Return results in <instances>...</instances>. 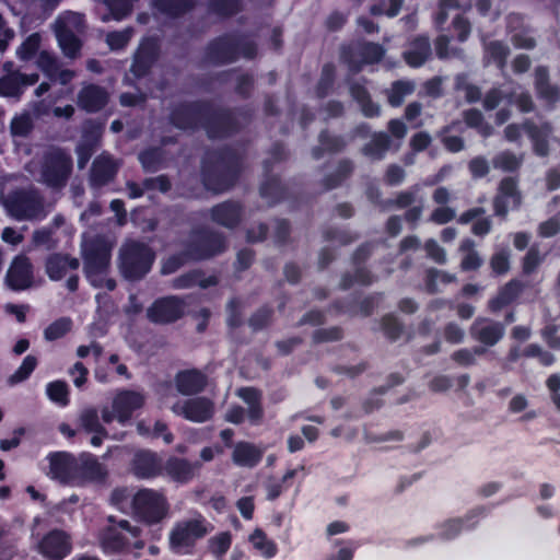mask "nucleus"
I'll use <instances>...</instances> for the list:
<instances>
[{
    "label": "nucleus",
    "mask_w": 560,
    "mask_h": 560,
    "mask_svg": "<svg viewBox=\"0 0 560 560\" xmlns=\"http://www.w3.org/2000/svg\"><path fill=\"white\" fill-rule=\"evenodd\" d=\"M22 72L13 70L0 78V95L5 97H20L24 92Z\"/></svg>",
    "instance_id": "nucleus-49"
},
{
    "label": "nucleus",
    "mask_w": 560,
    "mask_h": 560,
    "mask_svg": "<svg viewBox=\"0 0 560 560\" xmlns=\"http://www.w3.org/2000/svg\"><path fill=\"white\" fill-rule=\"evenodd\" d=\"M207 533L206 520L202 516L179 521L175 523L170 533V548L177 555H190L196 542Z\"/></svg>",
    "instance_id": "nucleus-9"
},
{
    "label": "nucleus",
    "mask_w": 560,
    "mask_h": 560,
    "mask_svg": "<svg viewBox=\"0 0 560 560\" xmlns=\"http://www.w3.org/2000/svg\"><path fill=\"white\" fill-rule=\"evenodd\" d=\"M381 327L385 337L392 342L398 340L404 332L402 323L394 314L384 315L381 319Z\"/></svg>",
    "instance_id": "nucleus-60"
},
{
    "label": "nucleus",
    "mask_w": 560,
    "mask_h": 560,
    "mask_svg": "<svg viewBox=\"0 0 560 560\" xmlns=\"http://www.w3.org/2000/svg\"><path fill=\"white\" fill-rule=\"evenodd\" d=\"M174 381L178 393L185 396L203 392L208 384L207 375L198 369L180 370L176 373Z\"/></svg>",
    "instance_id": "nucleus-31"
},
{
    "label": "nucleus",
    "mask_w": 560,
    "mask_h": 560,
    "mask_svg": "<svg viewBox=\"0 0 560 560\" xmlns=\"http://www.w3.org/2000/svg\"><path fill=\"white\" fill-rule=\"evenodd\" d=\"M112 247L108 242L96 236L83 245L82 258L85 277L91 279L106 273L110 264Z\"/></svg>",
    "instance_id": "nucleus-13"
},
{
    "label": "nucleus",
    "mask_w": 560,
    "mask_h": 560,
    "mask_svg": "<svg viewBox=\"0 0 560 560\" xmlns=\"http://www.w3.org/2000/svg\"><path fill=\"white\" fill-rule=\"evenodd\" d=\"M143 405V396L130 389L118 392L112 401V408L116 412V420L122 425L129 422L133 412L142 408Z\"/></svg>",
    "instance_id": "nucleus-23"
},
{
    "label": "nucleus",
    "mask_w": 560,
    "mask_h": 560,
    "mask_svg": "<svg viewBox=\"0 0 560 560\" xmlns=\"http://www.w3.org/2000/svg\"><path fill=\"white\" fill-rule=\"evenodd\" d=\"M119 170L118 163L110 156L101 154L91 165L90 182L94 187H103L116 177Z\"/></svg>",
    "instance_id": "nucleus-30"
},
{
    "label": "nucleus",
    "mask_w": 560,
    "mask_h": 560,
    "mask_svg": "<svg viewBox=\"0 0 560 560\" xmlns=\"http://www.w3.org/2000/svg\"><path fill=\"white\" fill-rule=\"evenodd\" d=\"M218 283L219 278L215 275L206 276L201 269H192L174 278L172 288L180 290L197 285L201 289H208L215 287Z\"/></svg>",
    "instance_id": "nucleus-37"
},
{
    "label": "nucleus",
    "mask_w": 560,
    "mask_h": 560,
    "mask_svg": "<svg viewBox=\"0 0 560 560\" xmlns=\"http://www.w3.org/2000/svg\"><path fill=\"white\" fill-rule=\"evenodd\" d=\"M249 540L254 547L261 551L262 556L267 559L273 558L278 552L277 544L269 539L266 533L260 528H256L254 530L249 537Z\"/></svg>",
    "instance_id": "nucleus-52"
},
{
    "label": "nucleus",
    "mask_w": 560,
    "mask_h": 560,
    "mask_svg": "<svg viewBox=\"0 0 560 560\" xmlns=\"http://www.w3.org/2000/svg\"><path fill=\"white\" fill-rule=\"evenodd\" d=\"M131 508L135 516L148 525L160 523L170 510L165 495L150 488L139 489L133 494Z\"/></svg>",
    "instance_id": "nucleus-8"
},
{
    "label": "nucleus",
    "mask_w": 560,
    "mask_h": 560,
    "mask_svg": "<svg viewBox=\"0 0 560 560\" xmlns=\"http://www.w3.org/2000/svg\"><path fill=\"white\" fill-rule=\"evenodd\" d=\"M416 85L409 80H396L392 82L390 88L386 90L387 103L392 107L402 105L405 98L415 92Z\"/></svg>",
    "instance_id": "nucleus-47"
},
{
    "label": "nucleus",
    "mask_w": 560,
    "mask_h": 560,
    "mask_svg": "<svg viewBox=\"0 0 560 560\" xmlns=\"http://www.w3.org/2000/svg\"><path fill=\"white\" fill-rule=\"evenodd\" d=\"M261 198L268 200L270 206L278 205L282 201L291 200L293 192L289 185L283 184L280 177L268 175L259 187Z\"/></svg>",
    "instance_id": "nucleus-34"
},
{
    "label": "nucleus",
    "mask_w": 560,
    "mask_h": 560,
    "mask_svg": "<svg viewBox=\"0 0 560 560\" xmlns=\"http://www.w3.org/2000/svg\"><path fill=\"white\" fill-rule=\"evenodd\" d=\"M385 48L374 42L358 40L340 48V59L352 73L360 72L365 65H375L385 57Z\"/></svg>",
    "instance_id": "nucleus-10"
},
{
    "label": "nucleus",
    "mask_w": 560,
    "mask_h": 560,
    "mask_svg": "<svg viewBox=\"0 0 560 560\" xmlns=\"http://www.w3.org/2000/svg\"><path fill=\"white\" fill-rule=\"evenodd\" d=\"M73 160L63 148L52 147L45 151L40 165L42 182L54 189L63 188L72 174Z\"/></svg>",
    "instance_id": "nucleus-5"
},
{
    "label": "nucleus",
    "mask_w": 560,
    "mask_h": 560,
    "mask_svg": "<svg viewBox=\"0 0 560 560\" xmlns=\"http://www.w3.org/2000/svg\"><path fill=\"white\" fill-rule=\"evenodd\" d=\"M191 261L190 255L184 247L182 252L170 255L161 264L160 272L163 276L172 275L179 270L185 264Z\"/></svg>",
    "instance_id": "nucleus-56"
},
{
    "label": "nucleus",
    "mask_w": 560,
    "mask_h": 560,
    "mask_svg": "<svg viewBox=\"0 0 560 560\" xmlns=\"http://www.w3.org/2000/svg\"><path fill=\"white\" fill-rule=\"evenodd\" d=\"M138 161L145 173H155L165 167L166 152L162 147H149L139 152Z\"/></svg>",
    "instance_id": "nucleus-43"
},
{
    "label": "nucleus",
    "mask_w": 560,
    "mask_h": 560,
    "mask_svg": "<svg viewBox=\"0 0 560 560\" xmlns=\"http://www.w3.org/2000/svg\"><path fill=\"white\" fill-rule=\"evenodd\" d=\"M81 429L85 433H103L104 425L100 421L97 410L93 407L82 410L79 417Z\"/></svg>",
    "instance_id": "nucleus-54"
},
{
    "label": "nucleus",
    "mask_w": 560,
    "mask_h": 560,
    "mask_svg": "<svg viewBox=\"0 0 560 560\" xmlns=\"http://www.w3.org/2000/svg\"><path fill=\"white\" fill-rule=\"evenodd\" d=\"M48 398L60 407H67L70 404L69 386L65 381L57 380L46 385Z\"/></svg>",
    "instance_id": "nucleus-51"
},
{
    "label": "nucleus",
    "mask_w": 560,
    "mask_h": 560,
    "mask_svg": "<svg viewBox=\"0 0 560 560\" xmlns=\"http://www.w3.org/2000/svg\"><path fill=\"white\" fill-rule=\"evenodd\" d=\"M208 13L226 20L243 10V0H205Z\"/></svg>",
    "instance_id": "nucleus-45"
},
{
    "label": "nucleus",
    "mask_w": 560,
    "mask_h": 560,
    "mask_svg": "<svg viewBox=\"0 0 560 560\" xmlns=\"http://www.w3.org/2000/svg\"><path fill=\"white\" fill-rule=\"evenodd\" d=\"M80 261L69 254L54 253L48 255L45 261V270L48 278L52 281L61 280L68 270H77Z\"/></svg>",
    "instance_id": "nucleus-35"
},
{
    "label": "nucleus",
    "mask_w": 560,
    "mask_h": 560,
    "mask_svg": "<svg viewBox=\"0 0 560 560\" xmlns=\"http://www.w3.org/2000/svg\"><path fill=\"white\" fill-rule=\"evenodd\" d=\"M254 112L248 106L223 107L217 106L208 100V108L205 112L201 129L209 140H225L240 133L243 129L241 119L248 124Z\"/></svg>",
    "instance_id": "nucleus-2"
},
{
    "label": "nucleus",
    "mask_w": 560,
    "mask_h": 560,
    "mask_svg": "<svg viewBox=\"0 0 560 560\" xmlns=\"http://www.w3.org/2000/svg\"><path fill=\"white\" fill-rule=\"evenodd\" d=\"M152 7L161 14L178 19L191 12L196 5V0H151Z\"/></svg>",
    "instance_id": "nucleus-41"
},
{
    "label": "nucleus",
    "mask_w": 560,
    "mask_h": 560,
    "mask_svg": "<svg viewBox=\"0 0 560 560\" xmlns=\"http://www.w3.org/2000/svg\"><path fill=\"white\" fill-rule=\"evenodd\" d=\"M243 171V159L232 147L224 145L206 151L200 162V178L203 187L213 194L232 189Z\"/></svg>",
    "instance_id": "nucleus-1"
},
{
    "label": "nucleus",
    "mask_w": 560,
    "mask_h": 560,
    "mask_svg": "<svg viewBox=\"0 0 560 560\" xmlns=\"http://www.w3.org/2000/svg\"><path fill=\"white\" fill-rule=\"evenodd\" d=\"M336 73L337 69L334 62L323 65L319 79L315 85V94L318 98H325L332 92Z\"/></svg>",
    "instance_id": "nucleus-48"
},
{
    "label": "nucleus",
    "mask_w": 560,
    "mask_h": 560,
    "mask_svg": "<svg viewBox=\"0 0 560 560\" xmlns=\"http://www.w3.org/2000/svg\"><path fill=\"white\" fill-rule=\"evenodd\" d=\"M129 471L139 480L155 479L163 475V458L152 450H137L129 463Z\"/></svg>",
    "instance_id": "nucleus-17"
},
{
    "label": "nucleus",
    "mask_w": 560,
    "mask_h": 560,
    "mask_svg": "<svg viewBox=\"0 0 560 560\" xmlns=\"http://www.w3.org/2000/svg\"><path fill=\"white\" fill-rule=\"evenodd\" d=\"M349 93L359 105L362 115L366 118H375L381 115V106L372 100L366 86L360 82L349 84Z\"/></svg>",
    "instance_id": "nucleus-38"
},
{
    "label": "nucleus",
    "mask_w": 560,
    "mask_h": 560,
    "mask_svg": "<svg viewBox=\"0 0 560 560\" xmlns=\"http://www.w3.org/2000/svg\"><path fill=\"white\" fill-rule=\"evenodd\" d=\"M72 550L71 535L60 528L48 530L37 544L38 553L46 560H63L71 555Z\"/></svg>",
    "instance_id": "nucleus-15"
},
{
    "label": "nucleus",
    "mask_w": 560,
    "mask_h": 560,
    "mask_svg": "<svg viewBox=\"0 0 560 560\" xmlns=\"http://www.w3.org/2000/svg\"><path fill=\"white\" fill-rule=\"evenodd\" d=\"M493 277H500L509 272L511 268L510 250L501 248L492 254L489 261Z\"/></svg>",
    "instance_id": "nucleus-57"
},
{
    "label": "nucleus",
    "mask_w": 560,
    "mask_h": 560,
    "mask_svg": "<svg viewBox=\"0 0 560 560\" xmlns=\"http://www.w3.org/2000/svg\"><path fill=\"white\" fill-rule=\"evenodd\" d=\"M262 458L261 451L249 442H238L235 444L232 459L234 464L241 467H255Z\"/></svg>",
    "instance_id": "nucleus-42"
},
{
    "label": "nucleus",
    "mask_w": 560,
    "mask_h": 560,
    "mask_svg": "<svg viewBox=\"0 0 560 560\" xmlns=\"http://www.w3.org/2000/svg\"><path fill=\"white\" fill-rule=\"evenodd\" d=\"M504 331V324L481 316L474 320L469 329L471 338L486 347L497 345L503 338Z\"/></svg>",
    "instance_id": "nucleus-20"
},
{
    "label": "nucleus",
    "mask_w": 560,
    "mask_h": 560,
    "mask_svg": "<svg viewBox=\"0 0 560 560\" xmlns=\"http://www.w3.org/2000/svg\"><path fill=\"white\" fill-rule=\"evenodd\" d=\"M432 57L430 37L419 34L412 37L402 52L404 61L411 68H420Z\"/></svg>",
    "instance_id": "nucleus-29"
},
{
    "label": "nucleus",
    "mask_w": 560,
    "mask_h": 560,
    "mask_svg": "<svg viewBox=\"0 0 560 560\" xmlns=\"http://www.w3.org/2000/svg\"><path fill=\"white\" fill-rule=\"evenodd\" d=\"M40 37L37 33L27 36L16 49L19 59L23 61L32 60L39 50Z\"/></svg>",
    "instance_id": "nucleus-62"
},
{
    "label": "nucleus",
    "mask_w": 560,
    "mask_h": 560,
    "mask_svg": "<svg viewBox=\"0 0 560 560\" xmlns=\"http://www.w3.org/2000/svg\"><path fill=\"white\" fill-rule=\"evenodd\" d=\"M214 413L213 402L207 397H196L184 401L180 415L192 422L203 423Z\"/></svg>",
    "instance_id": "nucleus-33"
},
{
    "label": "nucleus",
    "mask_w": 560,
    "mask_h": 560,
    "mask_svg": "<svg viewBox=\"0 0 560 560\" xmlns=\"http://www.w3.org/2000/svg\"><path fill=\"white\" fill-rule=\"evenodd\" d=\"M534 86L537 98L548 109L556 107L560 101V88L550 83L549 70L545 66H538L535 69Z\"/></svg>",
    "instance_id": "nucleus-25"
},
{
    "label": "nucleus",
    "mask_w": 560,
    "mask_h": 560,
    "mask_svg": "<svg viewBox=\"0 0 560 560\" xmlns=\"http://www.w3.org/2000/svg\"><path fill=\"white\" fill-rule=\"evenodd\" d=\"M208 100L182 101L171 107L168 122L182 131H196L201 129Z\"/></svg>",
    "instance_id": "nucleus-12"
},
{
    "label": "nucleus",
    "mask_w": 560,
    "mask_h": 560,
    "mask_svg": "<svg viewBox=\"0 0 560 560\" xmlns=\"http://www.w3.org/2000/svg\"><path fill=\"white\" fill-rule=\"evenodd\" d=\"M156 253L145 242L127 240L118 254V269L121 277L130 282L144 279L152 270Z\"/></svg>",
    "instance_id": "nucleus-4"
},
{
    "label": "nucleus",
    "mask_w": 560,
    "mask_h": 560,
    "mask_svg": "<svg viewBox=\"0 0 560 560\" xmlns=\"http://www.w3.org/2000/svg\"><path fill=\"white\" fill-rule=\"evenodd\" d=\"M56 38L62 54L71 59L77 58L80 55L82 48L81 39L74 34V32L63 22L57 21L56 25Z\"/></svg>",
    "instance_id": "nucleus-39"
},
{
    "label": "nucleus",
    "mask_w": 560,
    "mask_h": 560,
    "mask_svg": "<svg viewBox=\"0 0 560 560\" xmlns=\"http://www.w3.org/2000/svg\"><path fill=\"white\" fill-rule=\"evenodd\" d=\"M71 327L72 320L69 317H60L45 328V339L49 341L60 339L71 330Z\"/></svg>",
    "instance_id": "nucleus-61"
},
{
    "label": "nucleus",
    "mask_w": 560,
    "mask_h": 560,
    "mask_svg": "<svg viewBox=\"0 0 560 560\" xmlns=\"http://www.w3.org/2000/svg\"><path fill=\"white\" fill-rule=\"evenodd\" d=\"M5 282L13 291H23L33 283V266L30 258L24 255L16 256L5 275Z\"/></svg>",
    "instance_id": "nucleus-21"
},
{
    "label": "nucleus",
    "mask_w": 560,
    "mask_h": 560,
    "mask_svg": "<svg viewBox=\"0 0 560 560\" xmlns=\"http://www.w3.org/2000/svg\"><path fill=\"white\" fill-rule=\"evenodd\" d=\"M185 314V303L175 295L156 299L147 310V317L153 324L165 325L180 319Z\"/></svg>",
    "instance_id": "nucleus-16"
},
{
    "label": "nucleus",
    "mask_w": 560,
    "mask_h": 560,
    "mask_svg": "<svg viewBox=\"0 0 560 560\" xmlns=\"http://www.w3.org/2000/svg\"><path fill=\"white\" fill-rule=\"evenodd\" d=\"M551 127L549 124L535 125L527 119V138L530 139L533 151L536 155L545 158L549 154V137Z\"/></svg>",
    "instance_id": "nucleus-40"
},
{
    "label": "nucleus",
    "mask_w": 560,
    "mask_h": 560,
    "mask_svg": "<svg viewBox=\"0 0 560 560\" xmlns=\"http://www.w3.org/2000/svg\"><path fill=\"white\" fill-rule=\"evenodd\" d=\"M104 4L109 11V15L115 21H121L132 11L131 0H104Z\"/></svg>",
    "instance_id": "nucleus-64"
},
{
    "label": "nucleus",
    "mask_w": 560,
    "mask_h": 560,
    "mask_svg": "<svg viewBox=\"0 0 560 560\" xmlns=\"http://www.w3.org/2000/svg\"><path fill=\"white\" fill-rule=\"evenodd\" d=\"M107 470L98 462L97 457L89 452H83L77 457V481L104 482Z\"/></svg>",
    "instance_id": "nucleus-27"
},
{
    "label": "nucleus",
    "mask_w": 560,
    "mask_h": 560,
    "mask_svg": "<svg viewBox=\"0 0 560 560\" xmlns=\"http://www.w3.org/2000/svg\"><path fill=\"white\" fill-rule=\"evenodd\" d=\"M273 317V310L270 305H262L248 318V326L253 331H260L269 326Z\"/></svg>",
    "instance_id": "nucleus-59"
},
{
    "label": "nucleus",
    "mask_w": 560,
    "mask_h": 560,
    "mask_svg": "<svg viewBox=\"0 0 560 560\" xmlns=\"http://www.w3.org/2000/svg\"><path fill=\"white\" fill-rule=\"evenodd\" d=\"M243 215V206L240 201L225 200L214 205L210 210L211 220L226 229H235L240 225Z\"/></svg>",
    "instance_id": "nucleus-28"
},
{
    "label": "nucleus",
    "mask_w": 560,
    "mask_h": 560,
    "mask_svg": "<svg viewBox=\"0 0 560 560\" xmlns=\"http://www.w3.org/2000/svg\"><path fill=\"white\" fill-rule=\"evenodd\" d=\"M36 63L47 78L50 80H56L59 63L57 58L51 52L42 50L38 54Z\"/></svg>",
    "instance_id": "nucleus-63"
},
{
    "label": "nucleus",
    "mask_w": 560,
    "mask_h": 560,
    "mask_svg": "<svg viewBox=\"0 0 560 560\" xmlns=\"http://www.w3.org/2000/svg\"><path fill=\"white\" fill-rule=\"evenodd\" d=\"M354 171V164L350 159H342L338 162L335 172L326 175L320 184L325 191L332 190L342 185Z\"/></svg>",
    "instance_id": "nucleus-44"
},
{
    "label": "nucleus",
    "mask_w": 560,
    "mask_h": 560,
    "mask_svg": "<svg viewBox=\"0 0 560 560\" xmlns=\"http://www.w3.org/2000/svg\"><path fill=\"white\" fill-rule=\"evenodd\" d=\"M258 55V46L248 35L224 33L208 42L203 58L212 66H226L236 62L241 57L253 60Z\"/></svg>",
    "instance_id": "nucleus-3"
},
{
    "label": "nucleus",
    "mask_w": 560,
    "mask_h": 560,
    "mask_svg": "<svg viewBox=\"0 0 560 560\" xmlns=\"http://www.w3.org/2000/svg\"><path fill=\"white\" fill-rule=\"evenodd\" d=\"M382 300L383 293L376 292L364 296L360 301L357 296H351L345 300H335L331 303V307L338 313H345L351 316L361 315L362 317H369L373 314Z\"/></svg>",
    "instance_id": "nucleus-19"
},
{
    "label": "nucleus",
    "mask_w": 560,
    "mask_h": 560,
    "mask_svg": "<svg viewBox=\"0 0 560 560\" xmlns=\"http://www.w3.org/2000/svg\"><path fill=\"white\" fill-rule=\"evenodd\" d=\"M491 163L495 170L512 173L520 168L522 161L513 152L505 150L495 154Z\"/></svg>",
    "instance_id": "nucleus-55"
},
{
    "label": "nucleus",
    "mask_w": 560,
    "mask_h": 560,
    "mask_svg": "<svg viewBox=\"0 0 560 560\" xmlns=\"http://www.w3.org/2000/svg\"><path fill=\"white\" fill-rule=\"evenodd\" d=\"M37 364H38V360L35 355H33V354L26 355L23 359L21 365L16 369V371L9 376L8 383L10 385H15V384H19V383H22V382L28 380L30 376L32 375V373L37 368Z\"/></svg>",
    "instance_id": "nucleus-53"
},
{
    "label": "nucleus",
    "mask_w": 560,
    "mask_h": 560,
    "mask_svg": "<svg viewBox=\"0 0 560 560\" xmlns=\"http://www.w3.org/2000/svg\"><path fill=\"white\" fill-rule=\"evenodd\" d=\"M523 288L524 284L520 280H510L499 289L495 296L489 300L488 311L495 314L511 305L521 295Z\"/></svg>",
    "instance_id": "nucleus-36"
},
{
    "label": "nucleus",
    "mask_w": 560,
    "mask_h": 560,
    "mask_svg": "<svg viewBox=\"0 0 560 560\" xmlns=\"http://www.w3.org/2000/svg\"><path fill=\"white\" fill-rule=\"evenodd\" d=\"M161 56L160 39L155 36L143 37L132 57L130 73L141 80L151 73Z\"/></svg>",
    "instance_id": "nucleus-14"
},
{
    "label": "nucleus",
    "mask_w": 560,
    "mask_h": 560,
    "mask_svg": "<svg viewBox=\"0 0 560 560\" xmlns=\"http://www.w3.org/2000/svg\"><path fill=\"white\" fill-rule=\"evenodd\" d=\"M486 58L493 62L499 70H504L506 67L510 48L508 45L500 40L489 42L485 47Z\"/></svg>",
    "instance_id": "nucleus-50"
},
{
    "label": "nucleus",
    "mask_w": 560,
    "mask_h": 560,
    "mask_svg": "<svg viewBox=\"0 0 560 560\" xmlns=\"http://www.w3.org/2000/svg\"><path fill=\"white\" fill-rule=\"evenodd\" d=\"M49 469L52 479L61 483L77 481V457L67 452L50 453Z\"/></svg>",
    "instance_id": "nucleus-22"
},
{
    "label": "nucleus",
    "mask_w": 560,
    "mask_h": 560,
    "mask_svg": "<svg viewBox=\"0 0 560 560\" xmlns=\"http://www.w3.org/2000/svg\"><path fill=\"white\" fill-rule=\"evenodd\" d=\"M318 145L312 148V158L316 161L324 158L325 154H338L346 150L347 139L341 135H336L329 129H323L317 137Z\"/></svg>",
    "instance_id": "nucleus-32"
},
{
    "label": "nucleus",
    "mask_w": 560,
    "mask_h": 560,
    "mask_svg": "<svg viewBox=\"0 0 560 560\" xmlns=\"http://www.w3.org/2000/svg\"><path fill=\"white\" fill-rule=\"evenodd\" d=\"M141 529L132 526L129 521H117L115 516L108 517V524L97 536L101 549L106 555L119 553L130 547L131 538L140 537Z\"/></svg>",
    "instance_id": "nucleus-6"
},
{
    "label": "nucleus",
    "mask_w": 560,
    "mask_h": 560,
    "mask_svg": "<svg viewBox=\"0 0 560 560\" xmlns=\"http://www.w3.org/2000/svg\"><path fill=\"white\" fill-rule=\"evenodd\" d=\"M404 4V0H378L370 5V13L374 16L386 15L395 18L399 14Z\"/></svg>",
    "instance_id": "nucleus-58"
},
{
    "label": "nucleus",
    "mask_w": 560,
    "mask_h": 560,
    "mask_svg": "<svg viewBox=\"0 0 560 560\" xmlns=\"http://www.w3.org/2000/svg\"><path fill=\"white\" fill-rule=\"evenodd\" d=\"M489 509L485 505L476 506L469 510L463 517H454L444 521L439 525L440 538L451 540L456 538L463 529H472L478 523V518L486 516Z\"/></svg>",
    "instance_id": "nucleus-18"
},
{
    "label": "nucleus",
    "mask_w": 560,
    "mask_h": 560,
    "mask_svg": "<svg viewBox=\"0 0 560 560\" xmlns=\"http://www.w3.org/2000/svg\"><path fill=\"white\" fill-rule=\"evenodd\" d=\"M200 467L199 462L191 463L186 458L170 456L165 463L163 462V474H166L171 480L185 485L194 479Z\"/></svg>",
    "instance_id": "nucleus-26"
},
{
    "label": "nucleus",
    "mask_w": 560,
    "mask_h": 560,
    "mask_svg": "<svg viewBox=\"0 0 560 560\" xmlns=\"http://www.w3.org/2000/svg\"><path fill=\"white\" fill-rule=\"evenodd\" d=\"M390 137L384 132H375L372 139L362 147V153L374 160H382L390 148Z\"/></svg>",
    "instance_id": "nucleus-46"
},
{
    "label": "nucleus",
    "mask_w": 560,
    "mask_h": 560,
    "mask_svg": "<svg viewBox=\"0 0 560 560\" xmlns=\"http://www.w3.org/2000/svg\"><path fill=\"white\" fill-rule=\"evenodd\" d=\"M3 206L10 217L18 221L37 218L43 211V200L37 191L18 188L3 199Z\"/></svg>",
    "instance_id": "nucleus-11"
},
{
    "label": "nucleus",
    "mask_w": 560,
    "mask_h": 560,
    "mask_svg": "<svg viewBox=\"0 0 560 560\" xmlns=\"http://www.w3.org/2000/svg\"><path fill=\"white\" fill-rule=\"evenodd\" d=\"M228 247L223 233L207 229H195L190 238L185 243V248L190 255L191 261H202L221 255Z\"/></svg>",
    "instance_id": "nucleus-7"
},
{
    "label": "nucleus",
    "mask_w": 560,
    "mask_h": 560,
    "mask_svg": "<svg viewBox=\"0 0 560 560\" xmlns=\"http://www.w3.org/2000/svg\"><path fill=\"white\" fill-rule=\"evenodd\" d=\"M109 102L107 90L98 84L89 83L81 88L78 93V106L90 114L98 113L104 109Z\"/></svg>",
    "instance_id": "nucleus-24"
}]
</instances>
